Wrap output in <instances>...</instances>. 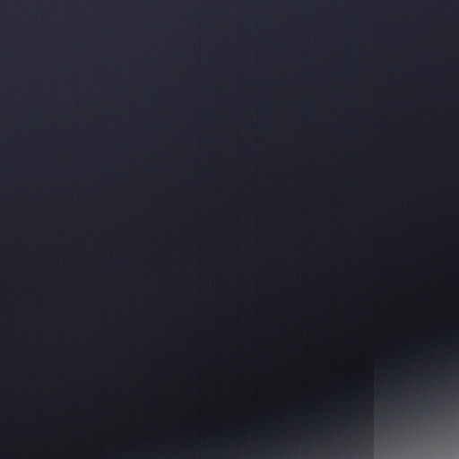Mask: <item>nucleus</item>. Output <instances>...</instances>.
Listing matches in <instances>:
<instances>
[{
    "label": "nucleus",
    "instance_id": "1",
    "mask_svg": "<svg viewBox=\"0 0 459 459\" xmlns=\"http://www.w3.org/2000/svg\"><path fill=\"white\" fill-rule=\"evenodd\" d=\"M360 442H362L363 450H369L370 448V429L368 427L360 429Z\"/></svg>",
    "mask_w": 459,
    "mask_h": 459
}]
</instances>
